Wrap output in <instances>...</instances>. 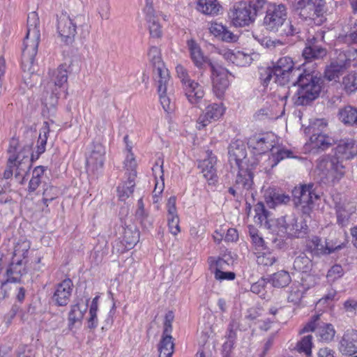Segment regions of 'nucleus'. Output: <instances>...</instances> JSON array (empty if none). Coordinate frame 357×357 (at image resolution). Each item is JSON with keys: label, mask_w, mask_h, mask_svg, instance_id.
<instances>
[{"label": "nucleus", "mask_w": 357, "mask_h": 357, "mask_svg": "<svg viewBox=\"0 0 357 357\" xmlns=\"http://www.w3.org/2000/svg\"><path fill=\"white\" fill-rule=\"evenodd\" d=\"M176 72L177 77L180 79L183 85L184 84H185L187 82V81L191 79L189 77L188 71L182 65L178 64L176 66Z\"/></svg>", "instance_id": "64"}, {"label": "nucleus", "mask_w": 357, "mask_h": 357, "mask_svg": "<svg viewBox=\"0 0 357 357\" xmlns=\"http://www.w3.org/2000/svg\"><path fill=\"white\" fill-rule=\"evenodd\" d=\"M287 17V11L284 5L271 3L267 7L264 24L267 30L279 32Z\"/></svg>", "instance_id": "7"}, {"label": "nucleus", "mask_w": 357, "mask_h": 357, "mask_svg": "<svg viewBox=\"0 0 357 357\" xmlns=\"http://www.w3.org/2000/svg\"><path fill=\"white\" fill-rule=\"evenodd\" d=\"M105 149L100 143L94 144L86 159L88 169L95 172L102 169L105 161Z\"/></svg>", "instance_id": "24"}, {"label": "nucleus", "mask_w": 357, "mask_h": 357, "mask_svg": "<svg viewBox=\"0 0 357 357\" xmlns=\"http://www.w3.org/2000/svg\"><path fill=\"white\" fill-rule=\"evenodd\" d=\"M338 39L347 45L357 43V20L351 26L349 31L345 34L340 35Z\"/></svg>", "instance_id": "48"}, {"label": "nucleus", "mask_w": 357, "mask_h": 357, "mask_svg": "<svg viewBox=\"0 0 357 357\" xmlns=\"http://www.w3.org/2000/svg\"><path fill=\"white\" fill-rule=\"evenodd\" d=\"M293 201L302 213L310 216L314 206V201L319 196L314 192V184L309 183L295 187L292 191Z\"/></svg>", "instance_id": "5"}, {"label": "nucleus", "mask_w": 357, "mask_h": 357, "mask_svg": "<svg viewBox=\"0 0 357 357\" xmlns=\"http://www.w3.org/2000/svg\"><path fill=\"white\" fill-rule=\"evenodd\" d=\"M266 284V280L264 278H261L252 284L250 290L252 293L259 295L260 298H266V292L265 288Z\"/></svg>", "instance_id": "55"}, {"label": "nucleus", "mask_w": 357, "mask_h": 357, "mask_svg": "<svg viewBox=\"0 0 357 357\" xmlns=\"http://www.w3.org/2000/svg\"><path fill=\"white\" fill-rule=\"evenodd\" d=\"M57 128V125L52 121H45L40 130L37 142L36 151L31 153V160L33 162L38 159L39 156L45 151V146L49 132L52 129Z\"/></svg>", "instance_id": "23"}, {"label": "nucleus", "mask_w": 357, "mask_h": 357, "mask_svg": "<svg viewBox=\"0 0 357 357\" xmlns=\"http://www.w3.org/2000/svg\"><path fill=\"white\" fill-rule=\"evenodd\" d=\"M208 66L211 70L213 93L218 98H220L229 86L228 71L211 61H208Z\"/></svg>", "instance_id": "11"}, {"label": "nucleus", "mask_w": 357, "mask_h": 357, "mask_svg": "<svg viewBox=\"0 0 357 357\" xmlns=\"http://www.w3.org/2000/svg\"><path fill=\"white\" fill-rule=\"evenodd\" d=\"M312 267L311 259H310L305 254L301 253L298 255L294 261V268L295 270L307 273Z\"/></svg>", "instance_id": "44"}, {"label": "nucleus", "mask_w": 357, "mask_h": 357, "mask_svg": "<svg viewBox=\"0 0 357 357\" xmlns=\"http://www.w3.org/2000/svg\"><path fill=\"white\" fill-rule=\"evenodd\" d=\"M135 218L144 228L149 229L151 227L153 220L149 215V213L144 208L142 198H140L137 201V208L135 211Z\"/></svg>", "instance_id": "39"}, {"label": "nucleus", "mask_w": 357, "mask_h": 357, "mask_svg": "<svg viewBox=\"0 0 357 357\" xmlns=\"http://www.w3.org/2000/svg\"><path fill=\"white\" fill-rule=\"evenodd\" d=\"M229 257L226 258V256H224V257H209L208 258L209 270L213 274L227 270L229 265Z\"/></svg>", "instance_id": "42"}, {"label": "nucleus", "mask_w": 357, "mask_h": 357, "mask_svg": "<svg viewBox=\"0 0 357 357\" xmlns=\"http://www.w3.org/2000/svg\"><path fill=\"white\" fill-rule=\"evenodd\" d=\"M319 37L321 40H324L322 33H319L316 36L307 40L306 46L303 51V56L306 61H310L313 59H322L326 55V49L318 44Z\"/></svg>", "instance_id": "18"}, {"label": "nucleus", "mask_w": 357, "mask_h": 357, "mask_svg": "<svg viewBox=\"0 0 357 357\" xmlns=\"http://www.w3.org/2000/svg\"><path fill=\"white\" fill-rule=\"evenodd\" d=\"M109 0H98V10L102 19L107 20L109 18Z\"/></svg>", "instance_id": "58"}, {"label": "nucleus", "mask_w": 357, "mask_h": 357, "mask_svg": "<svg viewBox=\"0 0 357 357\" xmlns=\"http://www.w3.org/2000/svg\"><path fill=\"white\" fill-rule=\"evenodd\" d=\"M245 146L241 142H236L230 144L229 148V160L233 166L236 165L238 172L242 169H250L248 167Z\"/></svg>", "instance_id": "17"}, {"label": "nucleus", "mask_w": 357, "mask_h": 357, "mask_svg": "<svg viewBox=\"0 0 357 357\" xmlns=\"http://www.w3.org/2000/svg\"><path fill=\"white\" fill-rule=\"evenodd\" d=\"M343 275V269L340 265H334L328 271L327 278L330 280H335L340 278Z\"/></svg>", "instance_id": "63"}, {"label": "nucleus", "mask_w": 357, "mask_h": 357, "mask_svg": "<svg viewBox=\"0 0 357 357\" xmlns=\"http://www.w3.org/2000/svg\"><path fill=\"white\" fill-rule=\"evenodd\" d=\"M207 158L203 160L199 167L202 169V172L204 178L211 183L216 181L217 173L215 165L216 164V157L211 153L207 152Z\"/></svg>", "instance_id": "28"}, {"label": "nucleus", "mask_w": 357, "mask_h": 357, "mask_svg": "<svg viewBox=\"0 0 357 357\" xmlns=\"http://www.w3.org/2000/svg\"><path fill=\"white\" fill-rule=\"evenodd\" d=\"M276 261L277 257L268 250L259 252L257 258V264L264 266H271Z\"/></svg>", "instance_id": "47"}, {"label": "nucleus", "mask_w": 357, "mask_h": 357, "mask_svg": "<svg viewBox=\"0 0 357 357\" xmlns=\"http://www.w3.org/2000/svg\"><path fill=\"white\" fill-rule=\"evenodd\" d=\"M336 154L338 158L324 156L318 161L319 175L328 183H335L344 176L346 167L339 158L346 160L352 158L357 154V144L353 139L342 141L336 148Z\"/></svg>", "instance_id": "1"}, {"label": "nucleus", "mask_w": 357, "mask_h": 357, "mask_svg": "<svg viewBox=\"0 0 357 357\" xmlns=\"http://www.w3.org/2000/svg\"><path fill=\"white\" fill-rule=\"evenodd\" d=\"M148 56L153 66L155 82L158 83V92L160 103L166 112L172 111L174 107L172 102L173 88L167 68L161 60L160 52L157 47H151Z\"/></svg>", "instance_id": "2"}, {"label": "nucleus", "mask_w": 357, "mask_h": 357, "mask_svg": "<svg viewBox=\"0 0 357 357\" xmlns=\"http://www.w3.org/2000/svg\"><path fill=\"white\" fill-rule=\"evenodd\" d=\"M67 80L68 70L66 64L60 65L50 73V87H51L52 85L54 86V89H52V94L55 95V96L52 97L51 102L53 107L57 103L58 89L61 88L67 82Z\"/></svg>", "instance_id": "19"}, {"label": "nucleus", "mask_w": 357, "mask_h": 357, "mask_svg": "<svg viewBox=\"0 0 357 357\" xmlns=\"http://www.w3.org/2000/svg\"><path fill=\"white\" fill-rule=\"evenodd\" d=\"M139 240V232L136 227L124 228L122 236V243L128 250L132 248Z\"/></svg>", "instance_id": "38"}, {"label": "nucleus", "mask_w": 357, "mask_h": 357, "mask_svg": "<svg viewBox=\"0 0 357 357\" xmlns=\"http://www.w3.org/2000/svg\"><path fill=\"white\" fill-rule=\"evenodd\" d=\"M306 248L311 253L319 255L323 253H331L337 249H340L341 246L338 245L334 249H331L327 247L325 248L319 237L313 236L307 241Z\"/></svg>", "instance_id": "35"}, {"label": "nucleus", "mask_w": 357, "mask_h": 357, "mask_svg": "<svg viewBox=\"0 0 357 357\" xmlns=\"http://www.w3.org/2000/svg\"><path fill=\"white\" fill-rule=\"evenodd\" d=\"M176 199L174 196L170 197L167 203V218L178 217L176 206Z\"/></svg>", "instance_id": "61"}, {"label": "nucleus", "mask_w": 357, "mask_h": 357, "mask_svg": "<svg viewBox=\"0 0 357 357\" xmlns=\"http://www.w3.org/2000/svg\"><path fill=\"white\" fill-rule=\"evenodd\" d=\"M39 19L36 12H31L27 17V31L26 39L27 46L31 48V56L37 53L40 40V31L38 29Z\"/></svg>", "instance_id": "15"}, {"label": "nucleus", "mask_w": 357, "mask_h": 357, "mask_svg": "<svg viewBox=\"0 0 357 357\" xmlns=\"http://www.w3.org/2000/svg\"><path fill=\"white\" fill-rule=\"evenodd\" d=\"M144 12L151 37L154 38H160L162 35V29L159 19L160 17H162L165 20H167V15L155 11L152 3H146Z\"/></svg>", "instance_id": "14"}, {"label": "nucleus", "mask_w": 357, "mask_h": 357, "mask_svg": "<svg viewBox=\"0 0 357 357\" xmlns=\"http://www.w3.org/2000/svg\"><path fill=\"white\" fill-rule=\"evenodd\" d=\"M338 117L344 125L357 126V108L351 105L339 109Z\"/></svg>", "instance_id": "36"}, {"label": "nucleus", "mask_w": 357, "mask_h": 357, "mask_svg": "<svg viewBox=\"0 0 357 357\" xmlns=\"http://www.w3.org/2000/svg\"><path fill=\"white\" fill-rule=\"evenodd\" d=\"M229 17L231 23L236 27L249 26L253 23L256 17V12L251 3L238 2L234 5L229 13Z\"/></svg>", "instance_id": "6"}, {"label": "nucleus", "mask_w": 357, "mask_h": 357, "mask_svg": "<svg viewBox=\"0 0 357 357\" xmlns=\"http://www.w3.org/2000/svg\"><path fill=\"white\" fill-rule=\"evenodd\" d=\"M230 59L233 63H236L238 66H247L250 65L252 61V58L248 54L241 51H237L236 53L232 54Z\"/></svg>", "instance_id": "52"}, {"label": "nucleus", "mask_w": 357, "mask_h": 357, "mask_svg": "<svg viewBox=\"0 0 357 357\" xmlns=\"http://www.w3.org/2000/svg\"><path fill=\"white\" fill-rule=\"evenodd\" d=\"M294 62L289 56H284L278 59L273 68L275 71V82L280 85H284L290 80L294 70Z\"/></svg>", "instance_id": "16"}, {"label": "nucleus", "mask_w": 357, "mask_h": 357, "mask_svg": "<svg viewBox=\"0 0 357 357\" xmlns=\"http://www.w3.org/2000/svg\"><path fill=\"white\" fill-rule=\"evenodd\" d=\"M342 84L347 91H355L357 89V75L349 74L344 77Z\"/></svg>", "instance_id": "54"}, {"label": "nucleus", "mask_w": 357, "mask_h": 357, "mask_svg": "<svg viewBox=\"0 0 357 357\" xmlns=\"http://www.w3.org/2000/svg\"><path fill=\"white\" fill-rule=\"evenodd\" d=\"M252 173L250 169H242L238 172L235 185L229 189V193L235 196L236 194H243L244 191L249 190L253 184Z\"/></svg>", "instance_id": "22"}, {"label": "nucleus", "mask_w": 357, "mask_h": 357, "mask_svg": "<svg viewBox=\"0 0 357 357\" xmlns=\"http://www.w3.org/2000/svg\"><path fill=\"white\" fill-rule=\"evenodd\" d=\"M7 280L2 282L1 289L4 291L7 289H15L18 290L17 298L21 301L22 296V286L21 285L22 278V264L20 259H13L7 270Z\"/></svg>", "instance_id": "9"}, {"label": "nucleus", "mask_w": 357, "mask_h": 357, "mask_svg": "<svg viewBox=\"0 0 357 357\" xmlns=\"http://www.w3.org/2000/svg\"><path fill=\"white\" fill-rule=\"evenodd\" d=\"M315 283V278L312 275L307 274L302 277L301 282L298 285L291 287L288 301L294 304L299 303L305 291L313 287Z\"/></svg>", "instance_id": "21"}, {"label": "nucleus", "mask_w": 357, "mask_h": 357, "mask_svg": "<svg viewBox=\"0 0 357 357\" xmlns=\"http://www.w3.org/2000/svg\"><path fill=\"white\" fill-rule=\"evenodd\" d=\"M82 21H85L84 16H78L73 20L67 13H61L58 17L57 32L63 43L71 44L74 41L77 33V24Z\"/></svg>", "instance_id": "8"}, {"label": "nucleus", "mask_w": 357, "mask_h": 357, "mask_svg": "<svg viewBox=\"0 0 357 357\" xmlns=\"http://www.w3.org/2000/svg\"><path fill=\"white\" fill-rule=\"evenodd\" d=\"M279 225L291 237L301 238L306 234L308 227L305 219L298 218L294 215H285L279 219Z\"/></svg>", "instance_id": "10"}, {"label": "nucleus", "mask_w": 357, "mask_h": 357, "mask_svg": "<svg viewBox=\"0 0 357 357\" xmlns=\"http://www.w3.org/2000/svg\"><path fill=\"white\" fill-rule=\"evenodd\" d=\"M250 236L252 239V244L254 245L255 250L259 252L264 251L267 250V247L264 238L258 234L257 231L252 228L250 229Z\"/></svg>", "instance_id": "51"}, {"label": "nucleus", "mask_w": 357, "mask_h": 357, "mask_svg": "<svg viewBox=\"0 0 357 357\" xmlns=\"http://www.w3.org/2000/svg\"><path fill=\"white\" fill-rule=\"evenodd\" d=\"M187 45L191 59L197 68H203L205 64L208 66L211 61L204 56L200 47L194 40H188Z\"/></svg>", "instance_id": "31"}, {"label": "nucleus", "mask_w": 357, "mask_h": 357, "mask_svg": "<svg viewBox=\"0 0 357 357\" xmlns=\"http://www.w3.org/2000/svg\"><path fill=\"white\" fill-rule=\"evenodd\" d=\"M168 227L170 232L176 236L180 232L179 218H167Z\"/></svg>", "instance_id": "62"}, {"label": "nucleus", "mask_w": 357, "mask_h": 357, "mask_svg": "<svg viewBox=\"0 0 357 357\" xmlns=\"http://www.w3.org/2000/svg\"><path fill=\"white\" fill-rule=\"evenodd\" d=\"M337 222L342 227L347 226L351 215L354 212V208L347 206H336Z\"/></svg>", "instance_id": "43"}, {"label": "nucleus", "mask_w": 357, "mask_h": 357, "mask_svg": "<svg viewBox=\"0 0 357 357\" xmlns=\"http://www.w3.org/2000/svg\"><path fill=\"white\" fill-rule=\"evenodd\" d=\"M310 142L314 148L326 149L334 143V139L324 133H314L310 137Z\"/></svg>", "instance_id": "41"}, {"label": "nucleus", "mask_w": 357, "mask_h": 357, "mask_svg": "<svg viewBox=\"0 0 357 357\" xmlns=\"http://www.w3.org/2000/svg\"><path fill=\"white\" fill-rule=\"evenodd\" d=\"M260 79L264 86H267L271 79H275V71L271 67H261L259 68Z\"/></svg>", "instance_id": "53"}, {"label": "nucleus", "mask_w": 357, "mask_h": 357, "mask_svg": "<svg viewBox=\"0 0 357 357\" xmlns=\"http://www.w3.org/2000/svg\"><path fill=\"white\" fill-rule=\"evenodd\" d=\"M162 164L163 162L160 159H158L155 165L152 167L155 177V188L153 191V202L154 204L159 202L160 195L163 192L165 188Z\"/></svg>", "instance_id": "26"}, {"label": "nucleus", "mask_w": 357, "mask_h": 357, "mask_svg": "<svg viewBox=\"0 0 357 357\" xmlns=\"http://www.w3.org/2000/svg\"><path fill=\"white\" fill-rule=\"evenodd\" d=\"M220 5L217 0H197L196 9L204 15H218Z\"/></svg>", "instance_id": "37"}, {"label": "nucleus", "mask_w": 357, "mask_h": 357, "mask_svg": "<svg viewBox=\"0 0 357 357\" xmlns=\"http://www.w3.org/2000/svg\"><path fill=\"white\" fill-rule=\"evenodd\" d=\"M174 344L171 335H162L158 344V357H172L174 353Z\"/></svg>", "instance_id": "40"}, {"label": "nucleus", "mask_w": 357, "mask_h": 357, "mask_svg": "<svg viewBox=\"0 0 357 357\" xmlns=\"http://www.w3.org/2000/svg\"><path fill=\"white\" fill-rule=\"evenodd\" d=\"M136 176L137 172H128L127 181L118 187V195L121 200L125 201L133 193Z\"/></svg>", "instance_id": "34"}, {"label": "nucleus", "mask_w": 357, "mask_h": 357, "mask_svg": "<svg viewBox=\"0 0 357 357\" xmlns=\"http://www.w3.org/2000/svg\"><path fill=\"white\" fill-rule=\"evenodd\" d=\"M340 350L344 354H353L357 352V331L347 330L340 342Z\"/></svg>", "instance_id": "27"}, {"label": "nucleus", "mask_w": 357, "mask_h": 357, "mask_svg": "<svg viewBox=\"0 0 357 357\" xmlns=\"http://www.w3.org/2000/svg\"><path fill=\"white\" fill-rule=\"evenodd\" d=\"M183 87L185 94L191 104H197L204 96L202 86L192 79L187 81Z\"/></svg>", "instance_id": "29"}, {"label": "nucleus", "mask_w": 357, "mask_h": 357, "mask_svg": "<svg viewBox=\"0 0 357 357\" xmlns=\"http://www.w3.org/2000/svg\"><path fill=\"white\" fill-rule=\"evenodd\" d=\"M222 105L213 103L206 107L197 121V128L202 130L213 121L219 119L224 114Z\"/></svg>", "instance_id": "20"}, {"label": "nucleus", "mask_w": 357, "mask_h": 357, "mask_svg": "<svg viewBox=\"0 0 357 357\" xmlns=\"http://www.w3.org/2000/svg\"><path fill=\"white\" fill-rule=\"evenodd\" d=\"M271 281L273 287L282 288L289 284L291 277L287 271H280L272 275Z\"/></svg>", "instance_id": "45"}, {"label": "nucleus", "mask_w": 357, "mask_h": 357, "mask_svg": "<svg viewBox=\"0 0 357 357\" xmlns=\"http://www.w3.org/2000/svg\"><path fill=\"white\" fill-rule=\"evenodd\" d=\"M271 151V158L269 157V159L273 162L271 164V167H275L281 160L291 157V151L280 147H275L273 145Z\"/></svg>", "instance_id": "46"}, {"label": "nucleus", "mask_w": 357, "mask_h": 357, "mask_svg": "<svg viewBox=\"0 0 357 357\" xmlns=\"http://www.w3.org/2000/svg\"><path fill=\"white\" fill-rule=\"evenodd\" d=\"M351 59L346 53H340L336 59L332 60L326 66L324 77L328 81L337 82L343 73L350 66Z\"/></svg>", "instance_id": "12"}, {"label": "nucleus", "mask_w": 357, "mask_h": 357, "mask_svg": "<svg viewBox=\"0 0 357 357\" xmlns=\"http://www.w3.org/2000/svg\"><path fill=\"white\" fill-rule=\"evenodd\" d=\"M127 150L128 152V154L126 156V160L124 162V165L127 168V170L129 171V172H136L135 168L137 166V163L135 161V159L134 158L133 154L131 153V147L129 146L127 144Z\"/></svg>", "instance_id": "59"}, {"label": "nucleus", "mask_w": 357, "mask_h": 357, "mask_svg": "<svg viewBox=\"0 0 357 357\" xmlns=\"http://www.w3.org/2000/svg\"><path fill=\"white\" fill-rule=\"evenodd\" d=\"M255 222L263 225L267 223L268 212L266 210L262 202H258L255 206Z\"/></svg>", "instance_id": "50"}, {"label": "nucleus", "mask_w": 357, "mask_h": 357, "mask_svg": "<svg viewBox=\"0 0 357 357\" xmlns=\"http://www.w3.org/2000/svg\"><path fill=\"white\" fill-rule=\"evenodd\" d=\"M319 314L314 315L312 319L304 326L302 332L315 331L321 341L329 342L333 339L335 331L331 324L319 323Z\"/></svg>", "instance_id": "13"}, {"label": "nucleus", "mask_w": 357, "mask_h": 357, "mask_svg": "<svg viewBox=\"0 0 357 357\" xmlns=\"http://www.w3.org/2000/svg\"><path fill=\"white\" fill-rule=\"evenodd\" d=\"M248 144L255 150L256 154H262L271 151L273 145L268 136L254 137L249 140Z\"/></svg>", "instance_id": "32"}, {"label": "nucleus", "mask_w": 357, "mask_h": 357, "mask_svg": "<svg viewBox=\"0 0 357 357\" xmlns=\"http://www.w3.org/2000/svg\"><path fill=\"white\" fill-rule=\"evenodd\" d=\"M89 299H81L76 304L71 306L68 313L70 326H73L76 322L81 321L88 308Z\"/></svg>", "instance_id": "30"}, {"label": "nucleus", "mask_w": 357, "mask_h": 357, "mask_svg": "<svg viewBox=\"0 0 357 357\" xmlns=\"http://www.w3.org/2000/svg\"><path fill=\"white\" fill-rule=\"evenodd\" d=\"M301 28L298 23L291 20H287L284 22L280 30L279 31L281 35L294 36L300 32Z\"/></svg>", "instance_id": "49"}, {"label": "nucleus", "mask_w": 357, "mask_h": 357, "mask_svg": "<svg viewBox=\"0 0 357 357\" xmlns=\"http://www.w3.org/2000/svg\"><path fill=\"white\" fill-rule=\"evenodd\" d=\"M296 10L301 18L321 25L326 20L325 0H298Z\"/></svg>", "instance_id": "4"}, {"label": "nucleus", "mask_w": 357, "mask_h": 357, "mask_svg": "<svg viewBox=\"0 0 357 357\" xmlns=\"http://www.w3.org/2000/svg\"><path fill=\"white\" fill-rule=\"evenodd\" d=\"M327 121L324 119H315L307 128L309 132L324 133V129L327 127Z\"/></svg>", "instance_id": "56"}, {"label": "nucleus", "mask_w": 357, "mask_h": 357, "mask_svg": "<svg viewBox=\"0 0 357 357\" xmlns=\"http://www.w3.org/2000/svg\"><path fill=\"white\" fill-rule=\"evenodd\" d=\"M265 199L270 208H275L278 204L288 203L290 197L284 193H280L275 189L269 188L265 194Z\"/></svg>", "instance_id": "33"}, {"label": "nucleus", "mask_w": 357, "mask_h": 357, "mask_svg": "<svg viewBox=\"0 0 357 357\" xmlns=\"http://www.w3.org/2000/svg\"><path fill=\"white\" fill-rule=\"evenodd\" d=\"M238 328V324L236 321L232 320L229 323L228 328H227V333L225 335V337L227 338V340H229V341L234 342H236V331Z\"/></svg>", "instance_id": "60"}, {"label": "nucleus", "mask_w": 357, "mask_h": 357, "mask_svg": "<svg viewBox=\"0 0 357 357\" xmlns=\"http://www.w3.org/2000/svg\"><path fill=\"white\" fill-rule=\"evenodd\" d=\"M298 85V88L293 96V101L296 105H307L319 97L322 81L320 77L310 74L300 75Z\"/></svg>", "instance_id": "3"}, {"label": "nucleus", "mask_w": 357, "mask_h": 357, "mask_svg": "<svg viewBox=\"0 0 357 357\" xmlns=\"http://www.w3.org/2000/svg\"><path fill=\"white\" fill-rule=\"evenodd\" d=\"M73 284L71 280L65 279L58 284L53 295L52 300L59 306H66L69 301Z\"/></svg>", "instance_id": "25"}, {"label": "nucleus", "mask_w": 357, "mask_h": 357, "mask_svg": "<svg viewBox=\"0 0 357 357\" xmlns=\"http://www.w3.org/2000/svg\"><path fill=\"white\" fill-rule=\"evenodd\" d=\"M312 335H308L305 336L297 345L298 350L300 352H304L307 356H310L311 354L312 348Z\"/></svg>", "instance_id": "57"}]
</instances>
